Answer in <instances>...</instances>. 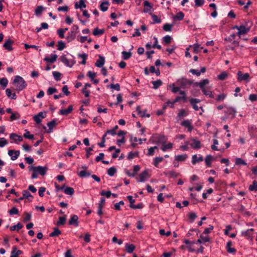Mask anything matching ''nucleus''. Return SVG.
Listing matches in <instances>:
<instances>
[{
	"label": "nucleus",
	"mask_w": 257,
	"mask_h": 257,
	"mask_svg": "<svg viewBox=\"0 0 257 257\" xmlns=\"http://www.w3.org/2000/svg\"><path fill=\"white\" fill-rule=\"evenodd\" d=\"M173 148V144L171 143H169L168 144H166V143L162 145V146L161 147V149L163 152H166L168 149H171Z\"/></svg>",
	"instance_id": "nucleus-35"
},
{
	"label": "nucleus",
	"mask_w": 257,
	"mask_h": 257,
	"mask_svg": "<svg viewBox=\"0 0 257 257\" xmlns=\"http://www.w3.org/2000/svg\"><path fill=\"white\" fill-rule=\"evenodd\" d=\"M212 160V156L211 155H207L205 159V162L207 167L211 166V162Z\"/></svg>",
	"instance_id": "nucleus-42"
},
{
	"label": "nucleus",
	"mask_w": 257,
	"mask_h": 257,
	"mask_svg": "<svg viewBox=\"0 0 257 257\" xmlns=\"http://www.w3.org/2000/svg\"><path fill=\"white\" fill-rule=\"evenodd\" d=\"M22 253V251L20 250H18L16 247H14L11 252V255L10 257H18Z\"/></svg>",
	"instance_id": "nucleus-27"
},
{
	"label": "nucleus",
	"mask_w": 257,
	"mask_h": 257,
	"mask_svg": "<svg viewBox=\"0 0 257 257\" xmlns=\"http://www.w3.org/2000/svg\"><path fill=\"white\" fill-rule=\"evenodd\" d=\"M150 15L152 16L154 24H159L161 22V19L159 18L157 16L152 14H150Z\"/></svg>",
	"instance_id": "nucleus-53"
},
{
	"label": "nucleus",
	"mask_w": 257,
	"mask_h": 257,
	"mask_svg": "<svg viewBox=\"0 0 257 257\" xmlns=\"http://www.w3.org/2000/svg\"><path fill=\"white\" fill-rule=\"evenodd\" d=\"M140 180H138V182H144L150 177L147 170L143 171L139 176Z\"/></svg>",
	"instance_id": "nucleus-11"
},
{
	"label": "nucleus",
	"mask_w": 257,
	"mask_h": 257,
	"mask_svg": "<svg viewBox=\"0 0 257 257\" xmlns=\"http://www.w3.org/2000/svg\"><path fill=\"white\" fill-rule=\"evenodd\" d=\"M226 97V95L224 93H222V94L218 95L217 96V97L216 98V100L217 102L223 101Z\"/></svg>",
	"instance_id": "nucleus-57"
},
{
	"label": "nucleus",
	"mask_w": 257,
	"mask_h": 257,
	"mask_svg": "<svg viewBox=\"0 0 257 257\" xmlns=\"http://www.w3.org/2000/svg\"><path fill=\"white\" fill-rule=\"evenodd\" d=\"M73 110V106L70 105L68 106L67 109H63L60 110L59 114L63 115H67L68 114L71 112Z\"/></svg>",
	"instance_id": "nucleus-23"
},
{
	"label": "nucleus",
	"mask_w": 257,
	"mask_h": 257,
	"mask_svg": "<svg viewBox=\"0 0 257 257\" xmlns=\"http://www.w3.org/2000/svg\"><path fill=\"white\" fill-rule=\"evenodd\" d=\"M189 219L191 220V222H193L197 217V215L194 212H190L188 214Z\"/></svg>",
	"instance_id": "nucleus-63"
},
{
	"label": "nucleus",
	"mask_w": 257,
	"mask_h": 257,
	"mask_svg": "<svg viewBox=\"0 0 257 257\" xmlns=\"http://www.w3.org/2000/svg\"><path fill=\"white\" fill-rule=\"evenodd\" d=\"M14 43V41L11 39H8L5 41L3 44V47L5 49L9 51H11L13 50L12 45Z\"/></svg>",
	"instance_id": "nucleus-16"
},
{
	"label": "nucleus",
	"mask_w": 257,
	"mask_h": 257,
	"mask_svg": "<svg viewBox=\"0 0 257 257\" xmlns=\"http://www.w3.org/2000/svg\"><path fill=\"white\" fill-rule=\"evenodd\" d=\"M173 26V24H165L163 26V30L165 31L170 32L171 31L172 28Z\"/></svg>",
	"instance_id": "nucleus-62"
},
{
	"label": "nucleus",
	"mask_w": 257,
	"mask_h": 257,
	"mask_svg": "<svg viewBox=\"0 0 257 257\" xmlns=\"http://www.w3.org/2000/svg\"><path fill=\"white\" fill-rule=\"evenodd\" d=\"M61 233V230H60L58 228L55 227L54 228L53 231L49 234V236L50 237H56L60 235Z\"/></svg>",
	"instance_id": "nucleus-38"
},
{
	"label": "nucleus",
	"mask_w": 257,
	"mask_h": 257,
	"mask_svg": "<svg viewBox=\"0 0 257 257\" xmlns=\"http://www.w3.org/2000/svg\"><path fill=\"white\" fill-rule=\"evenodd\" d=\"M78 57H80L82 59V61L81 63L83 65H85L86 64V60L87 59L88 55L86 53H83L82 54H79Z\"/></svg>",
	"instance_id": "nucleus-60"
},
{
	"label": "nucleus",
	"mask_w": 257,
	"mask_h": 257,
	"mask_svg": "<svg viewBox=\"0 0 257 257\" xmlns=\"http://www.w3.org/2000/svg\"><path fill=\"white\" fill-rule=\"evenodd\" d=\"M104 33V30L99 29L98 28H96L93 30V34L94 36H100L102 35Z\"/></svg>",
	"instance_id": "nucleus-41"
},
{
	"label": "nucleus",
	"mask_w": 257,
	"mask_h": 257,
	"mask_svg": "<svg viewBox=\"0 0 257 257\" xmlns=\"http://www.w3.org/2000/svg\"><path fill=\"white\" fill-rule=\"evenodd\" d=\"M23 197L24 199H27L30 201H32L33 198V197L31 193L26 190L23 191Z\"/></svg>",
	"instance_id": "nucleus-26"
},
{
	"label": "nucleus",
	"mask_w": 257,
	"mask_h": 257,
	"mask_svg": "<svg viewBox=\"0 0 257 257\" xmlns=\"http://www.w3.org/2000/svg\"><path fill=\"white\" fill-rule=\"evenodd\" d=\"M64 192L66 194L72 195L74 193V190L72 187L66 186Z\"/></svg>",
	"instance_id": "nucleus-39"
},
{
	"label": "nucleus",
	"mask_w": 257,
	"mask_h": 257,
	"mask_svg": "<svg viewBox=\"0 0 257 257\" xmlns=\"http://www.w3.org/2000/svg\"><path fill=\"white\" fill-rule=\"evenodd\" d=\"M152 84H153V88L156 89L162 85V82L161 80H157L152 81Z\"/></svg>",
	"instance_id": "nucleus-49"
},
{
	"label": "nucleus",
	"mask_w": 257,
	"mask_h": 257,
	"mask_svg": "<svg viewBox=\"0 0 257 257\" xmlns=\"http://www.w3.org/2000/svg\"><path fill=\"white\" fill-rule=\"evenodd\" d=\"M139 155V153L138 152H131L128 153L127 158L128 160H132L135 157H138Z\"/></svg>",
	"instance_id": "nucleus-56"
},
{
	"label": "nucleus",
	"mask_w": 257,
	"mask_h": 257,
	"mask_svg": "<svg viewBox=\"0 0 257 257\" xmlns=\"http://www.w3.org/2000/svg\"><path fill=\"white\" fill-rule=\"evenodd\" d=\"M22 227V224L20 222H18L16 225L11 226L10 230L11 231H14L16 230L17 231H18Z\"/></svg>",
	"instance_id": "nucleus-43"
},
{
	"label": "nucleus",
	"mask_w": 257,
	"mask_h": 257,
	"mask_svg": "<svg viewBox=\"0 0 257 257\" xmlns=\"http://www.w3.org/2000/svg\"><path fill=\"white\" fill-rule=\"evenodd\" d=\"M224 113L227 116L233 118L236 115V111L235 108L230 107L224 110Z\"/></svg>",
	"instance_id": "nucleus-10"
},
{
	"label": "nucleus",
	"mask_w": 257,
	"mask_h": 257,
	"mask_svg": "<svg viewBox=\"0 0 257 257\" xmlns=\"http://www.w3.org/2000/svg\"><path fill=\"white\" fill-rule=\"evenodd\" d=\"M165 174L166 176L170 178H176L179 175L178 173H177L173 171H169L167 172H165Z\"/></svg>",
	"instance_id": "nucleus-32"
},
{
	"label": "nucleus",
	"mask_w": 257,
	"mask_h": 257,
	"mask_svg": "<svg viewBox=\"0 0 257 257\" xmlns=\"http://www.w3.org/2000/svg\"><path fill=\"white\" fill-rule=\"evenodd\" d=\"M232 245L231 241L229 240L227 242L226 248L228 253H234L236 252V250L234 248L231 247Z\"/></svg>",
	"instance_id": "nucleus-22"
},
{
	"label": "nucleus",
	"mask_w": 257,
	"mask_h": 257,
	"mask_svg": "<svg viewBox=\"0 0 257 257\" xmlns=\"http://www.w3.org/2000/svg\"><path fill=\"white\" fill-rule=\"evenodd\" d=\"M167 141L166 137L164 135H161L158 137V142L164 144L166 143Z\"/></svg>",
	"instance_id": "nucleus-61"
},
{
	"label": "nucleus",
	"mask_w": 257,
	"mask_h": 257,
	"mask_svg": "<svg viewBox=\"0 0 257 257\" xmlns=\"http://www.w3.org/2000/svg\"><path fill=\"white\" fill-rule=\"evenodd\" d=\"M78 217L76 215H73L71 216V218L69 220V225H73L75 227L78 226Z\"/></svg>",
	"instance_id": "nucleus-15"
},
{
	"label": "nucleus",
	"mask_w": 257,
	"mask_h": 257,
	"mask_svg": "<svg viewBox=\"0 0 257 257\" xmlns=\"http://www.w3.org/2000/svg\"><path fill=\"white\" fill-rule=\"evenodd\" d=\"M20 117V115L18 112L12 113L10 117V120L12 121L14 120L19 119Z\"/></svg>",
	"instance_id": "nucleus-51"
},
{
	"label": "nucleus",
	"mask_w": 257,
	"mask_h": 257,
	"mask_svg": "<svg viewBox=\"0 0 257 257\" xmlns=\"http://www.w3.org/2000/svg\"><path fill=\"white\" fill-rule=\"evenodd\" d=\"M66 47L65 43L62 41H59L58 42V48L59 51L63 50Z\"/></svg>",
	"instance_id": "nucleus-58"
},
{
	"label": "nucleus",
	"mask_w": 257,
	"mask_h": 257,
	"mask_svg": "<svg viewBox=\"0 0 257 257\" xmlns=\"http://www.w3.org/2000/svg\"><path fill=\"white\" fill-rule=\"evenodd\" d=\"M125 250L127 252L131 253L133 252L136 248V246L133 244L126 243L125 245Z\"/></svg>",
	"instance_id": "nucleus-25"
},
{
	"label": "nucleus",
	"mask_w": 257,
	"mask_h": 257,
	"mask_svg": "<svg viewBox=\"0 0 257 257\" xmlns=\"http://www.w3.org/2000/svg\"><path fill=\"white\" fill-rule=\"evenodd\" d=\"M191 83L190 80L185 78L179 79L177 81V84L183 88H185L187 85H191Z\"/></svg>",
	"instance_id": "nucleus-6"
},
{
	"label": "nucleus",
	"mask_w": 257,
	"mask_h": 257,
	"mask_svg": "<svg viewBox=\"0 0 257 257\" xmlns=\"http://www.w3.org/2000/svg\"><path fill=\"white\" fill-rule=\"evenodd\" d=\"M181 125L187 128L188 131L191 132L193 130V126L189 120H185L181 122Z\"/></svg>",
	"instance_id": "nucleus-21"
},
{
	"label": "nucleus",
	"mask_w": 257,
	"mask_h": 257,
	"mask_svg": "<svg viewBox=\"0 0 257 257\" xmlns=\"http://www.w3.org/2000/svg\"><path fill=\"white\" fill-rule=\"evenodd\" d=\"M10 138L11 140H14L16 143L22 142L23 138L21 136H19L16 134L12 133L10 135Z\"/></svg>",
	"instance_id": "nucleus-19"
},
{
	"label": "nucleus",
	"mask_w": 257,
	"mask_h": 257,
	"mask_svg": "<svg viewBox=\"0 0 257 257\" xmlns=\"http://www.w3.org/2000/svg\"><path fill=\"white\" fill-rule=\"evenodd\" d=\"M136 110L138 112V115H139L142 117H149L150 116V114H145V113H143V111H141V107L140 106H138L137 107Z\"/></svg>",
	"instance_id": "nucleus-44"
},
{
	"label": "nucleus",
	"mask_w": 257,
	"mask_h": 257,
	"mask_svg": "<svg viewBox=\"0 0 257 257\" xmlns=\"http://www.w3.org/2000/svg\"><path fill=\"white\" fill-rule=\"evenodd\" d=\"M8 155L11 157L12 160H16L20 154L19 151H15L13 150H10L8 151Z\"/></svg>",
	"instance_id": "nucleus-12"
},
{
	"label": "nucleus",
	"mask_w": 257,
	"mask_h": 257,
	"mask_svg": "<svg viewBox=\"0 0 257 257\" xmlns=\"http://www.w3.org/2000/svg\"><path fill=\"white\" fill-rule=\"evenodd\" d=\"M179 93L180 94L182 95L183 96H177L175 98V99H174V101H171L169 100V101H168L167 102V103L168 104L169 103H171V105L170 106V107L173 108L175 103H176V102L179 101L181 100H182L184 102H186V101L187 97L186 96V94H185V91H180L179 92Z\"/></svg>",
	"instance_id": "nucleus-4"
},
{
	"label": "nucleus",
	"mask_w": 257,
	"mask_h": 257,
	"mask_svg": "<svg viewBox=\"0 0 257 257\" xmlns=\"http://www.w3.org/2000/svg\"><path fill=\"white\" fill-rule=\"evenodd\" d=\"M53 75L56 81L60 80L61 73L58 71H54L53 72Z\"/></svg>",
	"instance_id": "nucleus-64"
},
{
	"label": "nucleus",
	"mask_w": 257,
	"mask_h": 257,
	"mask_svg": "<svg viewBox=\"0 0 257 257\" xmlns=\"http://www.w3.org/2000/svg\"><path fill=\"white\" fill-rule=\"evenodd\" d=\"M13 83L16 87V90L18 91L23 90L27 86V84L24 78L19 75L15 77Z\"/></svg>",
	"instance_id": "nucleus-2"
},
{
	"label": "nucleus",
	"mask_w": 257,
	"mask_h": 257,
	"mask_svg": "<svg viewBox=\"0 0 257 257\" xmlns=\"http://www.w3.org/2000/svg\"><path fill=\"white\" fill-rule=\"evenodd\" d=\"M203 93V94L207 96H208L210 98H214V95L212 94V92L211 91L209 90H208V89H203L202 91Z\"/></svg>",
	"instance_id": "nucleus-50"
},
{
	"label": "nucleus",
	"mask_w": 257,
	"mask_h": 257,
	"mask_svg": "<svg viewBox=\"0 0 257 257\" xmlns=\"http://www.w3.org/2000/svg\"><path fill=\"white\" fill-rule=\"evenodd\" d=\"M237 80L239 81H245L248 82L249 74L248 73L243 74L241 71H238L237 73Z\"/></svg>",
	"instance_id": "nucleus-7"
},
{
	"label": "nucleus",
	"mask_w": 257,
	"mask_h": 257,
	"mask_svg": "<svg viewBox=\"0 0 257 257\" xmlns=\"http://www.w3.org/2000/svg\"><path fill=\"white\" fill-rule=\"evenodd\" d=\"M228 74L225 71L222 72L217 76V78L220 80H224L227 78Z\"/></svg>",
	"instance_id": "nucleus-47"
},
{
	"label": "nucleus",
	"mask_w": 257,
	"mask_h": 257,
	"mask_svg": "<svg viewBox=\"0 0 257 257\" xmlns=\"http://www.w3.org/2000/svg\"><path fill=\"white\" fill-rule=\"evenodd\" d=\"M60 61L63 62L64 65L67 67L71 68L75 64V61L73 59H68L65 55H62L59 58Z\"/></svg>",
	"instance_id": "nucleus-5"
},
{
	"label": "nucleus",
	"mask_w": 257,
	"mask_h": 257,
	"mask_svg": "<svg viewBox=\"0 0 257 257\" xmlns=\"http://www.w3.org/2000/svg\"><path fill=\"white\" fill-rule=\"evenodd\" d=\"M6 95L7 96L10 98L11 99H16L17 98V95L16 94L14 93H12V91L11 90V89L8 88L6 90Z\"/></svg>",
	"instance_id": "nucleus-34"
},
{
	"label": "nucleus",
	"mask_w": 257,
	"mask_h": 257,
	"mask_svg": "<svg viewBox=\"0 0 257 257\" xmlns=\"http://www.w3.org/2000/svg\"><path fill=\"white\" fill-rule=\"evenodd\" d=\"M191 143L189 144L191 147L195 150H198L201 148V142L194 138L191 139Z\"/></svg>",
	"instance_id": "nucleus-9"
},
{
	"label": "nucleus",
	"mask_w": 257,
	"mask_h": 257,
	"mask_svg": "<svg viewBox=\"0 0 257 257\" xmlns=\"http://www.w3.org/2000/svg\"><path fill=\"white\" fill-rule=\"evenodd\" d=\"M172 40V38L170 36L166 35L163 37V42L165 45L169 44L171 42Z\"/></svg>",
	"instance_id": "nucleus-46"
},
{
	"label": "nucleus",
	"mask_w": 257,
	"mask_h": 257,
	"mask_svg": "<svg viewBox=\"0 0 257 257\" xmlns=\"http://www.w3.org/2000/svg\"><path fill=\"white\" fill-rule=\"evenodd\" d=\"M249 190L251 191H257V181L254 180L252 184L249 186Z\"/></svg>",
	"instance_id": "nucleus-54"
},
{
	"label": "nucleus",
	"mask_w": 257,
	"mask_h": 257,
	"mask_svg": "<svg viewBox=\"0 0 257 257\" xmlns=\"http://www.w3.org/2000/svg\"><path fill=\"white\" fill-rule=\"evenodd\" d=\"M248 31H249L248 28H246L243 25H240V26H239V29L237 33V35L240 37L242 35L245 34L247 33V32Z\"/></svg>",
	"instance_id": "nucleus-17"
},
{
	"label": "nucleus",
	"mask_w": 257,
	"mask_h": 257,
	"mask_svg": "<svg viewBox=\"0 0 257 257\" xmlns=\"http://www.w3.org/2000/svg\"><path fill=\"white\" fill-rule=\"evenodd\" d=\"M190 104L192 106L193 108L196 110L197 111L199 110V107L197 105V103H200L201 100L199 99L198 98H190L189 100Z\"/></svg>",
	"instance_id": "nucleus-13"
},
{
	"label": "nucleus",
	"mask_w": 257,
	"mask_h": 257,
	"mask_svg": "<svg viewBox=\"0 0 257 257\" xmlns=\"http://www.w3.org/2000/svg\"><path fill=\"white\" fill-rule=\"evenodd\" d=\"M79 33V27L77 25H73L71 31L68 33L66 39L68 42H70L73 41L76 37V35Z\"/></svg>",
	"instance_id": "nucleus-3"
},
{
	"label": "nucleus",
	"mask_w": 257,
	"mask_h": 257,
	"mask_svg": "<svg viewBox=\"0 0 257 257\" xmlns=\"http://www.w3.org/2000/svg\"><path fill=\"white\" fill-rule=\"evenodd\" d=\"M203 158L202 156H197V155H194L192 157V163L195 165L197 163L202 162Z\"/></svg>",
	"instance_id": "nucleus-24"
},
{
	"label": "nucleus",
	"mask_w": 257,
	"mask_h": 257,
	"mask_svg": "<svg viewBox=\"0 0 257 257\" xmlns=\"http://www.w3.org/2000/svg\"><path fill=\"white\" fill-rule=\"evenodd\" d=\"M109 5V3L108 1H105L102 3L100 5V9L102 12H105L108 10V6Z\"/></svg>",
	"instance_id": "nucleus-31"
},
{
	"label": "nucleus",
	"mask_w": 257,
	"mask_h": 257,
	"mask_svg": "<svg viewBox=\"0 0 257 257\" xmlns=\"http://www.w3.org/2000/svg\"><path fill=\"white\" fill-rule=\"evenodd\" d=\"M57 57L58 56L56 54H52L50 55V57H46L44 59V60L47 62L53 63L56 61Z\"/></svg>",
	"instance_id": "nucleus-20"
},
{
	"label": "nucleus",
	"mask_w": 257,
	"mask_h": 257,
	"mask_svg": "<svg viewBox=\"0 0 257 257\" xmlns=\"http://www.w3.org/2000/svg\"><path fill=\"white\" fill-rule=\"evenodd\" d=\"M122 55L124 60H127L132 57V53L131 52L123 51Z\"/></svg>",
	"instance_id": "nucleus-52"
},
{
	"label": "nucleus",
	"mask_w": 257,
	"mask_h": 257,
	"mask_svg": "<svg viewBox=\"0 0 257 257\" xmlns=\"http://www.w3.org/2000/svg\"><path fill=\"white\" fill-rule=\"evenodd\" d=\"M78 176L81 178H86L91 176V173L86 170H82L78 173Z\"/></svg>",
	"instance_id": "nucleus-33"
},
{
	"label": "nucleus",
	"mask_w": 257,
	"mask_h": 257,
	"mask_svg": "<svg viewBox=\"0 0 257 257\" xmlns=\"http://www.w3.org/2000/svg\"><path fill=\"white\" fill-rule=\"evenodd\" d=\"M47 125L49 127V129L47 131L48 133H50L52 132L53 128L56 125V122L55 119L48 122Z\"/></svg>",
	"instance_id": "nucleus-29"
},
{
	"label": "nucleus",
	"mask_w": 257,
	"mask_h": 257,
	"mask_svg": "<svg viewBox=\"0 0 257 257\" xmlns=\"http://www.w3.org/2000/svg\"><path fill=\"white\" fill-rule=\"evenodd\" d=\"M235 164L236 165H246V163L245 162V161L240 158H236L235 159Z\"/></svg>",
	"instance_id": "nucleus-45"
},
{
	"label": "nucleus",
	"mask_w": 257,
	"mask_h": 257,
	"mask_svg": "<svg viewBox=\"0 0 257 257\" xmlns=\"http://www.w3.org/2000/svg\"><path fill=\"white\" fill-rule=\"evenodd\" d=\"M164 159L162 157H157L154 159L153 165L156 167H158L159 164L163 161Z\"/></svg>",
	"instance_id": "nucleus-37"
},
{
	"label": "nucleus",
	"mask_w": 257,
	"mask_h": 257,
	"mask_svg": "<svg viewBox=\"0 0 257 257\" xmlns=\"http://www.w3.org/2000/svg\"><path fill=\"white\" fill-rule=\"evenodd\" d=\"M209 80L207 79H205L198 83V85L202 91L203 89H205V86L208 84Z\"/></svg>",
	"instance_id": "nucleus-36"
},
{
	"label": "nucleus",
	"mask_w": 257,
	"mask_h": 257,
	"mask_svg": "<svg viewBox=\"0 0 257 257\" xmlns=\"http://www.w3.org/2000/svg\"><path fill=\"white\" fill-rule=\"evenodd\" d=\"M184 13L182 12H179L173 17V19L174 21H181L184 19Z\"/></svg>",
	"instance_id": "nucleus-28"
},
{
	"label": "nucleus",
	"mask_w": 257,
	"mask_h": 257,
	"mask_svg": "<svg viewBox=\"0 0 257 257\" xmlns=\"http://www.w3.org/2000/svg\"><path fill=\"white\" fill-rule=\"evenodd\" d=\"M8 84V80L6 78H2L0 79V85L3 89H5Z\"/></svg>",
	"instance_id": "nucleus-48"
},
{
	"label": "nucleus",
	"mask_w": 257,
	"mask_h": 257,
	"mask_svg": "<svg viewBox=\"0 0 257 257\" xmlns=\"http://www.w3.org/2000/svg\"><path fill=\"white\" fill-rule=\"evenodd\" d=\"M66 219L65 216H61L59 218V220L57 222V225H64L65 223Z\"/></svg>",
	"instance_id": "nucleus-59"
},
{
	"label": "nucleus",
	"mask_w": 257,
	"mask_h": 257,
	"mask_svg": "<svg viewBox=\"0 0 257 257\" xmlns=\"http://www.w3.org/2000/svg\"><path fill=\"white\" fill-rule=\"evenodd\" d=\"M253 231V228L248 229L245 231H243L241 232V235L244 236L247 239H252V234L251 232Z\"/></svg>",
	"instance_id": "nucleus-14"
},
{
	"label": "nucleus",
	"mask_w": 257,
	"mask_h": 257,
	"mask_svg": "<svg viewBox=\"0 0 257 257\" xmlns=\"http://www.w3.org/2000/svg\"><path fill=\"white\" fill-rule=\"evenodd\" d=\"M29 171H31L33 172L31 178L36 179L38 177V175H40L41 176H44L46 175L48 168L47 166H30L29 167Z\"/></svg>",
	"instance_id": "nucleus-1"
},
{
	"label": "nucleus",
	"mask_w": 257,
	"mask_h": 257,
	"mask_svg": "<svg viewBox=\"0 0 257 257\" xmlns=\"http://www.w3.org/2000/svg\"><path fill=\"white\" fill-rule=\"evenodd\" d=\"M105 63V59L104 57L99 55V59L97 60L96 63H95V65L99 68H101L103 67Z\"/></svg>",
	"instance_id": "nucleus-18"
},
{
	"label": "nucleus",
	"mask_w": 257,
	"mask_h": 257,
	"mask_svg": "<svg viewBox=\"0 0 257 257\" xmlns=\"http://www.w3.org/2000/svg\"><path fill=\"white\" fill-rule=\"evenodd\" d=\"M116 172V169L114 167H110L107 170V174L110 176H113Z\"/></svg>",
	"instance_id": "nucleus-55"
},
{
	"label": "nucleus",
	"mask_w": 257,
	"mask_h": 257,
	"mask_svg": "<svg viewBox=\"0 0 257 257\" xmlns=\"http://www.w3.org/2000/svg\"><path fill=\"white\" fill-rule=\"evenodd\" d=\"M144 8L143 9V12L145 13H149L150 12L153 11V5L149 1H145L144 3Z\"/></svg>",
	"instance_id": "nucleus-8"
},
{
	"label": "nucleus",
	"mask_w": 257,
	"mask_h": 257,
	"mask_svg": "<svg viewBox=\"0 0 257 257\" xmlns=\"http://www.w3.org/2000/svg\"><path fill=\"white\" fill-rule=\"evenodd\" d=\"M188 157V156L187 154H182V155H179L175 156V160L177 161H185Z\"/></svg>",
	"instance_id": "nucleus-40"
},
{
	"label": "nucleus",
	"mask_w": 257,
	"mask_h": 257,
	"mask_svg": "<svg viewBox=\"0 0 257 257\" xmlns=\"http://www.w3.org/2000/svg\"><path fill=\"white\" fill-rule=\"evenodd\" d=\"M46 8L42 6H38L35 11V14L37 16L41 15L43 12L45 10Z\"/></svg>",
	"instance_id": "nucleus-30"
}]
</instances>
